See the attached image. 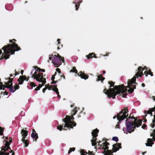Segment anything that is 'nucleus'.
<instances>
[{
    "label": "nucleus",
    "mask_w": 155,
    "mask_h": 155,
    "mask_svg": "<svg viewBox=\"0 0 155 155\" xmlns=\"http://www.w3.org/2000/svg\"><path fill=\"white\" fill-rule=\"evenodd\" d=\"M56 73L55 72V73L54 74V76L56 75Z\"/></svg>",
    "instance_id": "09e8293b"
},
{
    "label": "nucleus",
    "mask_w": 155,
    "mask_h": 155,
    "mask_svg": "<svg viewBox=\"0 0 155 155\" xmlns=\"http://www.w3.org/2000/svg\"><path fill=\"white\" fill-rule=\"evenodd\" d=\"M22 142L25 144V147H27L29 144V141L28 140H25V138L22 139Z\"/></svg>",
    "instance_id": "412c9836"
},
{
    "label": "nucleus",
    "mask_w": 155,
    "mask_h": 155,
    "mask_svg": "<svg viewBox=\"0 0 155 155\" xmlns=\"http://www.w3.org/2000/svg\"><path fill=\"white\" fill-rule=\"evenodd\" d=\"M5 138L7 139H8V138L7 137H5Z\"/></svg>",
    "instance_id": "6e6d98bb"
},
{
    "label": "nucleus",
    "mask_w": 155,
    "mask_h": 155,
    "mask_svg": "<svg viewBox=\"0 0 155 155\" xmlns=\"http://www.w3.org/2000/svg\"><path fill=\"white\" fill-rule=\"evenodd\" d=\"M104 78L102 77L101 75H99L97 77V81H102L104 80Z\"/></svg>",
    "instance_id": "5701e85b"
},
{
    "label": "nucleus",
    "mask_w": 155,
    "mask_h": 155,
    "mask_svg": "<svg viewBox=\"0 0 155 155\" xmlns=\"http://www.w3.org/2000/svg\"><path fill=\"white\" fill-rule=\"evenodd\" d=\"M87 58H92L93 57L96 58V57L95 55V54L93 53H90L88 55H87Z\"/></svg>",
    "instance_id": "4be33fe9"
},
{
    "label": "nucleus",
    "mask_w": 155,
    "mask_h": 155,
    "mask_svg": "<svg viewBox=\"0 0 155 155\" xmlns=\"http://www.w3.org/2000/svg\"><path fill=\"white\" fill-rule=\"evenodd\" d=\"M29 85L31 86V89H32L33 87H35L36 86V85L35 84V83L33 82H30L29 83Z\"/></svg>",
    "instance_id": "bb28decb"
},
{
    "label": "nucleus",
    "mask_w": 155,
    "mask_h": 155,
    "mask_svg": "<svg viewBox=\"0 0 155 155\" xmlns=\"http://www.w3.org/2000/svg\"><path fill=\"white\" fill-rule=\"evenodd\" d=\"M129 117H128L129 119L126 120V128L125 127L123 128L124 133L126 134L128 133H131L134 131L135 127H138L141 124V120H137L134 118V120H131Z\"/></svg>",
    "instance_id": "20e7f679"
},
{
    "label": "nucleus",
    "mask_w": 155,
    "mask_h": 155,
    "mask_svg": "<svg viewBox=\"0 0 155 155\" xmlns=\"http://www.w3.org/2000/svg\"><path fill=\"white\" fill-rule=\"evenodd\" d=\"M81 2H82V1H80V2H78V7H77L78 5L77 4H76L75 5V7H76V10H78V8L79 7V5H80V3H81Z\"/></svg>",
    "instance_id": "2f4dec72"
},
{
    "label": "nucleus",
    "mask_w": 155,
    "mask_h": 155,
    "mask_svg": "<svg viewBox=\"0 0 155 155\" xmlns=\"http://www.w3.org/2000/svg\"><path fill=\"white\" fill-rule=\"evenodd\" d=\"M154 119L153 120L152 123L151 124V127L153 128L155 126V115L153 116Z\"/></svg>",
    "instance_id": "b1692460"
},
{
    "label": "nucleus",
    "mask_w": 155,
    "mask_h": 155,
    "mask_svg": "<svg viewBox=\"0 0 155 155\" xmlns=\"http://www.w3.org/2000/svg\"><path fill=\"white\" fill-rule=\"evenodd\" d=\"M78 76H80L82 78L86 79L88 78V76L85 74L84 73L82 72H80L78 74Z\"/></svg>",
    "instance_id": "2eb2a0df"
},
{
    "label": "nucleus",
    "mask_w": 155,
    "mask_h": 155,
    "mask_svg": "<svg viewBox=\"0 0 155 155\" xmlns=\"http://www.w3.org/2000/svg\"><path fill=\"white\" fill-rule=\"evenodd\" d=\"M77 111V108H76L74 110L72 111L71 114L72 117L71 116H66V117L63 119L65 123L63 130H66L65 128L66 127L72 128L73 127L76 126V124L74 122V118L73 116L76 114Z\"/></svg>",
    "instance_id": "39448f33"
},
{
    "label": "nucleus",
    "mask_w": 155,
    "mask_h": 155,
    "mask_svg": "<svg viewBox=\"0 0 155 155\" xmlns=\"http://www.w3.org/2000/svg\"><path fill=\"white\" fill-rule=\"evenodd\" d=\"M56 70V71L58 72L59 73H60V70L59 69L57 68Z\"/></svg>",
    "instance_id": "c9c22d12"
},
{
    "label": "nucleus",
    "mask_w": 155,
    "mask_h": 155,
    "mask_svg": "<svg viewBox=\"0 0 155 155\" xmlns=\"http://www.w3.org/2000/svg\"><path fill=\"white\" fill-rule=\"evenodd\" d=\"M23 70H21V74H23Z\"/></svg>",
    "instance_id": "49530a36"
},
{
    "label": "nucleus",
    "mask_w": 155,
    "mask_h": 155,
    "mask_svg": "<svg viewBox=\"0 0 155 155\" xmlns=\"http://www.w3.org/2000/svg\"><path fill=\"white\" fill-rule=\"evenodd\" d=\"M26 80L27 81H28V79L26 78V76L24 75L20 76L18 81L19 84H21L23 83L24 80Z\"/></svg>",
    "instance_id": "4468645a"
},
{
    "label": "nucleus",
    "mask_w": 155,
    "mask_h": 155,
    "mask_svg": "<svg viewBox=\"0 0 155 155\" xmlns=\"http://www.w3.org/2000/svg\"><path fill=\"white\" fill-rule=\"evenodd\" d=\"M142 86L143 87H144L145 86V84L144 83H142Z\"/></svg>",
    "instance_id": "37998d69"
},
{
    "label": "nucleus",
    "mask_w": 155,
    "mask_h": 155,
    "mask_svg": "<svg viewBox=\"0 0 155 155\" xmlns=\"http://www.w3.org/2000/svg\"><path fill=\"white\" fill-rule=\"evenodd\" d=\"M128 112L127 109L124 108L122 109L119 113L117 115L116 117L117 120L119 121H120L126 118L128 116Z\"/></svg>",
    "instance_id": "0eeeda50"
},
{
    "label": "nucleus",
    "mask_w": 155,
    "mask_h": 155,
    "mask_svg": "<svg viewBox=\"0 0 155 155\" xmlns=\"http://www.w3.org/2000/svg\"><path fill=\"white\" fill-rule=\"evenodd\" d=\"M98 132V130L96 129L93 130L92 132V135L93 137L91 140V142L92 145L93 146H95L97 144V142H96V137L97 136V133Z\"/></svg>",
    "instance_id": "1a4fd4ad"
},
{
    "label": "nucleus",
    "mask_w": 155,
    "mask_h": 155,
    "mask_svg": "<svg viewBox=\"0 0 155 155\" xmlns=\"http://www.w3.org/2000/svg\"><path fill=\"white\" fill-rule=\"evenodd\" d=\"M112 139L113 140L115 141L116 142L118 140V138L117 137H114L112 138Z\"/></svg>",
    "instance_id": "cd10ccee"
},
{
    "label": "nucleus",
    "mask_w": 155,
    "mask_h": 155,
    "mask_svg": "<svg viewBox=\"0 0 155 155\" xmlns=\"http://www.w3.org/2000/svg\"><path fill=\"white\" fill-rule=\"evenodd\" d=\"M144 68L146 70L144 72V74L146 75V76H147L148 74H150L151 76H153V74H152L149 69L146 66L144 67Z\"/></svg>",
    "instance_id": "f3484780"
},
{
    "label": "nucleus",
    "mask_w": 155,
    "mask_h": 155,
    "mask_svg": "<svg viewBox=\"0 0 155 155\" xmlns=\"http://www.w3.org/2000/svg\"><path fill=\"white\" fill-rule=\"evenodd\" d=\"M152 98L153 99V101H155V97L154 96H153L152 97Z\"/></svg>",
    "instance_id": "ea45409f"
},
{
    "label": "nucleus",
    "mask_w": 155,
    "mask_h": 155,
    "mask_svg": "<svg viewBox=\"0 0 155 155\" xmlns=\"http://www.w3.org/2000/svg\"><path fill=\"white\" fill-rule=\"evenodd\" d=\"M151 136L153 137V141H155V129L153 131V133L151 134Z\"/></svg>",
    "instance_id": "393cba45"
},
{
    "label": "nucleus",
    "mask_w": 155,
    "mask_h": 155,
    "mask_svg": "<svg viewBox=\"0 0 155 155\" xmlns=\"http://www.w3.org/2000/svg\"><path fill=\"white\" fill-rule=\"evenodd\" d=\"M19 74V72H18L16 71L15 72V75L16 76L17 75H18V74Z\"/></svg>",
    "instance_id": "4c0bfd02"
},
{
    "label": "nucleus",
    "mask_w": 155,
    "mask_h": 155,
    "mask_svg": "<svg viewBox=\"0 0 155 155\" xmlns=\"http://www.w3.org/2000/svg\"><path fill=\"white\" fill-rule=\"evenodd\" d=\"M12 138H10V140H9V142H10V143H11L12 142V139H11Z\"/></svg>",
    "instance_id": "a19ab883"
},
{
    "label": "nucleus",
    "mask_w": 155,
    "mask_h": 155,
    "mask_svg": "<svg viewBox=\"0 0 155 155\" xmlns=\"http://www.w3.org/2000/svg\"><path fill=\"white\" fill-rule=\"evenodd\" d=\"M152 112L150 110H149L147 111V114H151V116H152Z\"/></svg>",
    "instance_id": "473e14b6"
},
{
    "label": "nucleus",
    "mask_w": 155,
    "mask_h": 155,
    "mask_svg": "<svg viewBox=\"0 0 155 155\" xmlns=\"http://www.w3.org/2000/svg\"><path fill=\"white\" fill-rule=\"evenodd\" d=\"M5 94H6V95L7 94V93L5 91Z\"/></svg>",
    "instance_id": "a18cd8bd"
},
{
    "label": "nucleus",
    "mask_w": 155,
    "mask_h": 155,
    "mask_svg": "<svg viewBox=\"0 0 155 155\" xmlns=\"http://www.w3.org/2000/svg\"><path fill=\"white\" fill-rule=\"evenodd\" d=\"M13 151L12 150H11L10 151V152L11 153H12V152Z\"/></svg>",
    "instance_id": "5fc2aeb1"
},
{
    "label": "nucleus",
    "mask_w": 155,
    "mask_h": 155,
    "mask_svg": "<svg viewBox=\"0 0 155 155\" xmlns=\"http://www.w3.org/2000/svg\"><path fill=\"white\" fill-rule=\"evenodd\" d=\"M54 76H52V77L51 78V80L53 81L54 80Z\"/></svg>",
    "instance_id": "58836bf2"
},
{
    "label": "nucleus",
    "mask_w": 155,
    "mask_h": 155,
    "mask_svg": "<svg viewBox=\"0 0 155 155\" xmlns=\"http://www.w3.org/2000/svg\"><path fill=\"white\" fill-rule=\"evenodd\" d=\"M80 153L81 155H94V154L92 153V152H90L89 153H87L86 152L84 151L83 150H81Z\"/></svg>",
    "instance_id": "6ab92c4d"
},
{
    "label": "nucleus",
    "mask_w": 155,
    "mask_h": 155,
    "mask_svg": "<svg viewBox=\"0 0 155 155\" xmlns=\"http://www.w3.org/2000/svg\"><path fill=\"white\" fill-rule=\"evenodd\" d=\"M12 155H15L14 152H13L12 153Z\"/></svg>",
    "instance_id": "de8ad7c7"
},
{
    "label": "nucleus",
    "mask_w": 155,
    "mask_h": 155,
    "mask_svg": "<svg viewBox=\"0 0 155 155\" xmlns=\"http://www.w3.org/2000/svg\"><path fill=\"white\" fill-rule=\"evenodd\" d=\"M48 89L49 90H52L54 91L57 94H58V97H60L59 95V93L58 91V89L57 87L56 86L54 85H51L49 86V84L46 85L45 86V87L43 89L42 92L44 93L45 90Z\"/></svg>",
    "instance_id": "6e6552de"
},
{
    "label": "nucleus",
    "mask_w": 155,
    "mask_h": 155,
    "mask_svg": "<svg viewBox=\"0 0 155 155\" xmlns=\"http://www.w3.org/2000/svg\"><path fill=\"white\" fill-rule=\"evenodd\" d=\"M9 144L10 143H8V141H6V142L5 146L2 149L1 151H0V155H2L3 154H5V155H9V153H8L5 152V153L4 152H5L8 151V150L9 149Z\"/></svg>",
    "instance_id": "9b49d317"
},
{
    "label": "nucleus",
    "mask_w": 155,
    "mask_h": 155,
    "mask_svg": "<svg viewBox=\"0 0 155 155\" xmlns=\"http://www.w3.org/2000/svg\"><path fill=\"white\" fill-rule=\"evenodd\" d=\"M147 116V115H145V116Z\"/></svg>",
    "instance_id": "052dcab7"
},
{
    "label": "nucleus",
    "mask_w": 155,
    "mask_h": 155,
    "mask_svg": "<svg viewBox=\"0 0 155 155\" xmlns=\"http://www.w3.org/2000/svg\"><path fill=\"white\" fill-rule=\"evenodd\" d=\"M15 41V39L10 40V42L13 44L5 45L2 48L4 52L2 55V51L0 49V59L3 58L6 59L9 58L11 54H13L15 51H18L20 50L19 47L14 42Z\"/></svg>",
    "instance_id": "f03ea898"
},
{
    "label": "nucleus",
    "mask_w": 155,
    "mask_h": 155,
    "mask_svg": "<svg viewBox=\"0 0 155 155\" xmlns=\"http://www.w3.org/2000/svg\"><path fill=\"white\" fill-rule=\"evenodd\" d=\"M120 145L121 144L119 143H117L116 144H114L112 150L114 152H116L118 150L119 148H121Z\"/></svg>",
    "instance_id": "ddd939ff"
},
{
    "label": "nucleus",
    "mask_w": 155,
    "mask_h": 155,
    "mask_svg": "<svg viewBox=\"0 0 155 155\" xmlns=\"http://www.w3.org/2000/svg\"><path fill=\"white\" fill-rule=\"evenodd\" d=\"M103 74H104L105 73V71H103Z\"/></svg>",
    "instance_id": "603ef678"
},
{
    "label": "nucleus",
    "mask_w": 155,
    "mask_h": 155,
    "mask_svg": "<svg viewBox=\"0 0 155 155\" xmlns=\"http://www.w3.org/2000/svg\"><path fill=\"white\" fill-rule=\"evenodd\" d=\"M21 134H22V139L25 138V137L27 136L28 134V131L22 129L21 130Z\"/></svg>",
    "instance_id": "a211bd4d"
},
{
    "label": "nucleus",
    "mask_w": 155,
    "mask_h": 155,
    "mask_svg": "<svg viewBox=\"0 0 155 155\" xmlns=\"http://www.w3.org/2000/svg\"><path fill=\"white\" fill-rule=\"evenodd\" d=\"M146 152H143L142 153V154L143 155H144V153H146Z\"/></svg>",
    "instance_id": "c03bdc74"
},
{
    "label": "nucleus",
    "mask_w": 155,
    "mask_h": 155,
    "mask_svg": "<svg viewBox=\"0 0 155 155\" xmlns=\"http://www.w3.org/2000/svg\"><path fill=\"white\" fill-rule=\"evenodd\" d=\"M12 75H12V74H11L10 75V76L11 77H12Z\"/></svg>",
    "instance_id": "3c124183"
},
{
    "label": "nucleus",
    "mask_w": 155,
    "mask_h": 155,
    "mask_svg": "<svg viewBox=\"0 0 155 155\" xmlns=\"http://www.w3.org/2000/svg\"><path fill=\"white\" fill-rule=\"evenodd\" d=\"M115 128H120V126L118 123L117 124L115 127Z\"/></svg>",
    "instance_id": "72a5a7b5"
},
{
    "label": "nucleus",
    "mask_w": 155,
    "mask_h": 155,
    "mask_svg": "<svg viewBox=\"0 0 155 155\" xmlns=\"http://www.w3.org/2000/svg\"><path fill=\"white\" fill-rule=\"evenodd\" d=\"M49 59L52 60V63L56 67H58L61 64V62H64V58L61 57L58 54L57 55L52 54L49 56Z\"/></svg>",
    "instance_id": "423d86ee"
},
{
    "label": "nucleus",
    "mask_w": 155,
    "mask_h": 155,
    "mask_svg": "<svg viewBox=\"0 0 155 155\" xmlns=\"http://www.w3.org/2000/svg\"><path fill=\"white\" fill-rule=\"evenodd\" d=\"M147 127V126L145 124H143L142 126V128L143 129H145V128H146Z\"/></svg>",
    "instance_id": "f704fd0d"
},
{
    "label": "nucleus",
    "mask_w": 155,
    "mask_h": 155,
    "mask_svg": "<svg viewBox=\"0 0 155 155\" xmlns=\"http://www.w3.org/2000/svg\"><path fill=\"white\" fill-rule=\"evenodd\" d=\"M100 142L99 143V144H100Z\"/></svg>",
    "instance_id": "bf43d9fd"
},
{
    "label": "nucleus",
    "mask_w": 155,
    "mask_h": 155,
    "mask_svg": "<svg viewBox=\"0 0 155 155\" xmlns=\"http://www.w3.org/2000/svg\"><path fill=\"white\" fill-rule=\"evenodd\" d=\"M143 70H144L143 68L141 67H139L138 68V71L135 74L136 77H137L138 78V76L140 77H141L143 75L142 71Z\"/></svg>",
    "instance_id": "f8f14e48"
},
{
    "label": "nucleus",
    "mask_w": 155,
    "mask_h": 155,
    "mask_svg": "<svg viewBox=\"0 0 155 155\" xmlns=\"http://www.w3.org/2000/svg\"><path fill=\"white\" fill-rule=\"evenodd\" d=\"M75 149V148H70L69 151L68 152V153H69L72 151H74Z\"/></svg>",
    "instance_id": "7c9ffc66"
},
{
    "label": "nucleus",
    "mask_w": 155,
    "mask_h": 155,
    "mask_svg": "<svg viewBox=\"0 0 155 155\" xmlns=\"http://www.w3.org/2000/svg\"><path fill=\"white\" fill-rule=\"evenodd\" d=\"M150 110L152 111V112L154 111L155 110V107H154L151 108Z\"/></svg>",
    "instance_id": "e433bc0d"
},
{
    "label": "nucleus",
    "mask_w": 155,
    "mask_h": 155,
    "mask_svg": "<svg viewBox=\"0 0 155 155\" xmlns=\"http://www.w3.org/2000/svg\"><path fill=\"white\" fill-rule=\"evenodd\" d=\"M54 83V82H51V84H53V83Z\"/></svg>",
    "instance_id": "864d4df0"
},
{
    "label": "nucleus",
    "mask_w": 155,
    "mask_h": 155,
    "mask_svg": "<svg viewBox=\"0 0 155 155\" xmlns=\"http://www.w3.org/2000/svg\"><path fill=\"white\" fill-rule=\"evenodd\" d=\"M136 77L134 76L131 80H129L128 81V85L127 87H125L123 84L118 86H115L113 88H110L108 90H106L105 89L104 90V92L107 95V97L113 98L117 94H119L124 97H125L127 95V91L130 93H132L134 89L136 88L135 82ZM110 87H113L114 83L112 82H109Z\"/></svg>",
    "instance_id": "f257e3e1"
},
{
    "label": "nucleus",
    "mask_w": 155,
    "mask_h": 155,
    "mask_svg": "<svg viewBox=\"0 0 155 155\" xmlns=\"http://www.w3.org/2000/svg\"><path fill=\"white\" fill-rule=\"evenodd\" d=\"M57 129L61 131L63 129V126L61 125H59L57 127Z\"/></svg>",
    "instance_id": "c85d7f7f"
},
{
    "label": "nucleus",
    "mask_w": 155,
    "mask_h": 155,
    "mask_svg": "<svg viewBox=\"0 0 155 155\" xmlns=\"http://www.w3.org/2000/svg\"><path fill=\"white\" fill-rule=\"evenodd\" d=\"M32 130L33 132L31 135V137L34 139H34H35L36 141V140L38 138V134L35 131L34 129H33Z\"/></svg>",
    "instance_id": "dca6fc26"
},
{
    "label": "nucleus",
    "mask_w": 155,
    "mask_h": 155,
    "mask_svg": "<svg viewBox=\"0 0 155 155\" xmlns=\"http://www.w3.org/2000/svg\"><path fill=\"white\" fill-rule=\"evenodd\" d=\"M34 68V70L31 72L32 77L36 79L37 81L42 83L41 84H39L35 89V90L38 91L46 83L45 79L43 77V74L41 72V71L45 72V70L41 69L37 67H35Z\"/></svg>",
    "instance_id": "7ed1b4c3"
},
{
    "label": "nucleus",
    "mask_w": 155,
    "mask_h": 155,
    "mask_svg": "<svg viewBox=\"0 0 155 155\" xmlns=\"http://www.w3.org/2000/svg\"><path fill=\"white\" fill-rule=\"evenodd\" d=\"M3 131V129L1 127H0V134L1 135H2L3 134L2 132Z\"/></svg>",
    "instance_id": "c756f323"
},
{
    "label": "nucleus",
    "mask_w": 155,
    "mask_h": 155,
    "mask_svg": "<svg viewBox=\"0 0 155 155\" xmlns=\"http://www.w3.org/2000/svg\"><path fill=\"white\" fill-rule=\"evenodd\" d=\"M61 40L60 39H58V40H57V41L58 42V44H59L60 43V42H59V41L60 40Z\"/></svg>",
    "instance_id": "79ce46f5"
},
{
    "label": "nucleus",
    "mask_w": 155,
    "mask_h": 155,
    "mask_svg": "<svg viewBox=\"0 0 155 155\" xmlns=\"http://www.w3.org/2000/svg\"><path fill=\"white\" fill-rule=\"evenodd\" d=\"M108 143L106 142L103 143L102 145L103 148L104 150V153L105 155H110L112 153L111 151L107 150L108 148Z\"/></svg>",
    "instance_id": "9d476101"
},
{
    "label": "nucleus",
    "mask_w": 155,
    "mask_h": 155,
    "mask_svg": "<svg viewBox=\"0 0 155 155\" xmlns=\"http://www.w3.org/2000/svg\"><path fill=\"white\" fill-rule=\"evenodd\" d=\"M71 72H75V73H77V71L75 67H73L72 69L71 70Z\"/></svg>",
    "instance_id": "a878e982"
},
{
    "label": "nucleus",
    "mask_w": 155,
    "mask_h": 155,
    "mask_svg": "<svg viewBox=\"0 0 155 155\" xmlns=\"http://www.w3.org/2000/svg\"><path fill=\"white\" fill-rule=\"evenodd\" d=\"M146 121V120H144V121H145V122Z\"/></svg>",
    "instance_id": "4d7b16f0"
},
{
    "label": "nucleus",
    "mask_w": 155,
    "mask_h": 155,
    "mask_svg": "<svg viewBox=\"0 0 155 155\" xmlns=\"http://www.w3.org/2000/svg\"><path fill=\"white\" fill-rule=\"evenodd\" d=\"M74 4H75V3H76V2H74Z\"/></svg>",
    "instance_id": "13d9d810"
},
{
    "label": "nucleus",
    "mask_w": 155,
    "mask_h": 155,
    "mask_svg": "<svg viewBox=\"0 0 155 155\" xmlns=\"http://www.w3.org/2000/svg\"><path fill=\"white\" fill-rule=\"evenodd\" d=\"M153 144V143L152 139L150 138H149L147 140V143H146L147 146H151Z\"/></svg>",
    "instance_id": "aec40b11"
},
{
    "label": "nucleus",
    "mask_w": 155,
    "mask_h": 155,
    "mask_svg": "<svg viewBox=\"0 0 155 155\" xmlns=\"http://www.w3.org/2000/svg\"><path fill=\"white\" fill-rule=\"evenodd\" d=\"M116 117V116H114V117H113V118L114 119H115Z\"/></svg>",
    "instance_id": "8fccbe9b"
}]
</instances>
